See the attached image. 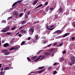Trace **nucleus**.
<instances>
[{
  "label": "nucleus",
  "mask_w": 75,
  "mask_h": 75,
  "mask_svg": "<svg viewBox=\"0 0 75 75\" xmlns=\"http://www.w3.org/2000/svg\"><path fill=\"white\" fill-rule=\"evenodd\" d=\"M8 50L7 49L2 50L1 51V52L2 53H5L6 52H7Z\"/></svg>",
  "instance_id": "nucleus-4"
},
{
  "label": "nucleus",
  "mask_w": 75,
  "mask_h": 75,
  "mask_svg": "<svg viewBox=\"0 0 75 75\" xmlns=\"http://www.w3.org/2000/svg\"><path fill=\"white\" fill-rule=\"evenodd\" d=\"M18 36L19 37H21V36L22 35H21V34H19L18 35Z\"/></svg>",
  "instance_id": "nucleus-49"
},
{
  "label": "nucleus",
  "mask_w": 75,
  "mask_h": 75,
  "mask_svg": "<svg viewBox=\"0 0 75 75\" xmlns=\"http://www.w3.org/2000/svg\"><path fill=\"white\" fill-rule=\"evenodd\" d=\"M51 44H50L49 45H48V47H51Z\"/></svg>",
  "instance_id": "nucleus-55"
},
{
  "label": "nucleus",
  "mask_w": 75,
  "mask_h": 75,
  "mask_svg": "<svg viewBox=\"0 0 75 75\" xmlns=\"http://www.w3.org/2000/svg\"><path fill=\"white\" fill-rule=\"evenodd\" d=\"M27 59L28 61H31V59H30V57H28L27 58Z\"/></svg>",
  "instance_id": "nucleus-38"
},
{
  "label": "nucleus",
  "mask_w": 75,
  "mask_h": 75,
  "mask_svg": "<svg viewBox=\"0 0 75 75\" xmlns=\"http://www.w3.org/2000/svg\"><path fill=\"white\" fill-rule=\"evenodd\" d=\"M57 45V43H54L53 44V46H55Z\"/></svg>",
  "instance_id": "nucleus-59"
},
{
  "label": "nucleus",
  "mask_w": 75,
  "mask_h": 75,
  "mask_svg": "<svg viewBox=\"0 0 75 75\" xmlns=\"http://www.w3.org/2000/svg\"><path fill=\"white\" fill-rule=\"evenodd\" d=\"M44 54H45V55H50L51 54V53L45 52L44 53Z\"/></svg>",
  "instance_id": "nucleus-10"
},
{
  "label": "nucleus",
  "mask_w": 75,
  "mask_h": 75,
  "mask_svg": "<svg viewBox=\"0 0 75 75\" xmlns=\"http://www.w3.org/2000/svg\"><path fill=\"white\" fill-rule=\"evenodd\" d=\"M52 69V67H49L48 68V69L49 70H50V69Z\"/></svg>",
  "instance_id": "nucleus-47"
},
{
  "label": "nucleus",
  "mask_w": 75,
  "mask_h": 75,
  "mask_svg": "<svg viewBox=\"0 0 75 75\" xmlns=\"http://www.w3.org/2000/svg\"><path fill=\"white\" fill-rule=\"evenodd\" d=\"M5 30H6V31H8L10 29V27L8 26H7L5 28Z\"/></svg>",
  "instance_id": "nucleus-12"
},
{
  "label": "nucleus",
  "mask_w": 75,
  "mask_h": 75,
  "mask_svg": "<svg viewBox=\"0 0 75 75\" xmlns=\"http://www.w3.org/2000/svg\"><path fill=\"white\" fill-rule=\"evenodd\" d=\"M49 8H50V7H49V6H47L46 8V9H45L46 12H47V11H48V10Z\"/></svg>",
  "instance_id": "nucleus-23"
},
{
  "label": "nucleus",
  "mask_w": 75,
  "mask_h": 75,
  "mask_svg": "<svg viewBox=\"0 0 75 75\" xmlns=\"http://www.w3.org/2000/svg\"><path fill=\"white\" fill-rule=\"evenodd\" d=\"M7 31L6 29H3L1 30V32H2L3 33H5V32H6Z\"/></svg>",
  "instance_id": "nucleus-21"
},
{
  "label": "nucleus",
  "mask_w": 75,
  "mask_h": 75,
  "mask_svg": "<svg viewBox=\"0 0 75 75\" xmlns=\"http://www.w3.org/2000/svg\"><path fill=\"white\" fill-rule=\"evenodd\" d=\"M2 23H6V21L5 20H4L2 21Z\"/></svg>",
  "instance_id": "nucleus-51"
},
{
  "label": "nucleus",
  "mask_w": 75,
  "mask_h": 75,
  "mask_svg": "<svg viewBox=\"0 0 75 75\" xmlns=\"http://www.w3.org/2000/svg\"><path fill=\"white\" fill-rule=\"evenodd\" d=\"M37 56H33L31 57V59H35L37 58Z\"/></svg>",
  "instance_id": "nucleus-19"
},
{
  "label": "nucleus",
  "mask_w": 75,
  "mask_h": 75,
  "mask_svg": "<svg viewBox=\"0 0 75 75\" xmlns=\"http://www.w3.org/2000/svg\"><path fill=\"white\" fill-rule=\"evenodd\" d=\"M57 63L55 62L53 64V65L55 66L57 65Z\"/></svg>",
  "instance_id": "nucleus-50"
},
{
  "label": "nucleus",
  "mask_w": 75,
  "mask_h": 75,
  "mask_svg": "<svg viewBox=\"0 0 75 75\" xmlns=\"http://www.w3.org/2000/svg\"><path fill=\"white\" fill-rule=\"evenodd\" d=\"M60 62H63L64 60V58L63 57H62L59 59Z\"/></svg>",
  "instance_id": "nucleus-13"
},
{
  "label": "nucleus",
  "mask_w": 75,
  "mask_h": 75,
  "mask_svg": "<svg viewBox=\"0 0 75 75\" xmlns=\"http://www.w3.org/2000/svg\"><path fill=\"white\" fill-rule=\"evenodd\" d=\"M65 67H63L62 68V71H64V69H65Z\"/></svg>",
  "instance_id": "nucleus-53"
},
{
  "label": "nucleus",
  "mask_w": 75,
  "mask_h": 75,
  "mask_svg": "<svg viewBox=\"0 0 75 75\" xmlns=\"http://www.w3.org/2000/svg\"><path fill=\"white\" fill-rule=\"evenodd\" d=\"M9 68L8 67H5L4 68V70H8V69H9Z\"/></svg>",
  "instance_id": "nucleus-28"
},
{
  "label": "nucleus",
  "mask_w": 75,
  "mask_h": 75,
  "mask_svg": "<svg viewBox=\"0 0 75 75\" xmlns=\"http://www.w3.org/2000/svg\"><path fill=\"white\" fill-rule=\"evenodd\" d=\"M11 34H12L11 32H7L6 34L9 35H11Z\"/></svg>",
  "instance_id": "nucleus-25"
},
{
  "label": "nucleus",
  "mask_w": 75,
  "mask_h": 75,
  "mask_svg": "<svg viewBox=\"0 0 75 75\" xmlns=\"http://www.w3.org/2000/svg\"><path fill=\"white\" fill-rule=\"evenodd\" d=\"M30 39H31V38H30V37H29L28 38V40H30Z\"/></svg>",
  "instance_id": "nucleus-58"
},
{
  "label": "nucleus",
  "mask_w": 75,
  "mask_h": 75,
  "mask_svg": "<svg viewBox=\"0 0 75 75\" xmlns=\"http://www.w3.org/2000/svg\"><path fill=\"white\" fill-rule=\"evenodd\" d=\"M9 45V44L8 43H6L4 45V47H8Z\"/></svg>",
  "instance_id": "nucleus-8"
},
{
  "label": "nucleus",
  "mask_w": 75,
  "mask_h": 75,
  "mask_svg": "<svg viewBox=\"0 0 75 75\" xmlns=\"http://www.w3.org/2000/svg\"><path fill=\"white\" fill-rule=\"evenodd\" d=\"M39 7H41V6H42V4H40V5L38 6Z\"/></svg>",
  "instance_id": "nucleus-42"
},
{
  "label": "nucleus",
  "mask_w": 75,
  "mask_h": 75,
  "mask_svg": "<svg viewBox=\"0 0 75 75\" xmlns=\"http://www.w3.org/2000/svg\"><path fill=\"white\" fill-rule=\"evenodd\" d=\"M26 22V21H23L21 22V23L22 24H25V23Z\"/></svg>",
  "instance_id": "nucleus-26"
},
{
  "label": "nucleus",
  "mask_w": 75,
  "mask_h": 75,
  "mask_svg": "<svg viewBox=\"0 0 75 75\" xmlns=\"http://www.w3.org/2000/svg\"><path fill=\"white\" fill-rule=\"evenodd\" d=\"M17 4V2H15V3H14L12 5V7H14V6H15V5H16V4Z\"/></svg>",
  "instance_id": "nucleus-30"
},
{
  "label": "nucleus",
  "mask_w": 75,
  "mask_h": 75,
  "mask_svg": "<svg viewBox=\"0 0 75 75\" xmlns=\"http://www.w3.org/2000/svg\"><path fill=\"white\" fill-rule=\"evenodd\" d=\"M71 62L72 64H74L75 63V58L74 57H72L71 58Z\"/></svg>",
  "instance_id": "nucleus-1"
},
{
  "label": "nucleus",
  "mask_w": 75,
  "mask_h": 75,
  "mask_svg": "<svg viewBox=\"0 0 75 75\" xmlns=\"http://www.w3.org/2000/svg\"><path fill=\"white\" fill-rule=\"evenodd\" d=\"M71 39H72V40H73V41H74V40H75V37H72L71 38Z\"/></svg>",
  "instance_id": "nucleus-48"
},
{
  "label": "nucleus",
  "mask_w": 75,
  "mask_h": 75,
  "mask_svg": "<svg viewBox=\"0 0 75 75\" xmlns=\"http://www.w3.org/2000/svg\"><path fill=\"white\" fill-rule=\"evenodd\" d=\"M30 11H28L27 13V15H28H28L30 14Z\"/></svg>",
  "instance_id": "nucleus-32"
},
{
  "label": "nucleus",
  "mask_w": 75,
  "mask_h": 75,
  "mask_svg": "<svg viewBox=\"0 0 75 75\" xmlns=\"http://www.w3.org/2000/svg\"><path fill=\"white\" fill-rule=\"evenodd\" d=\"M24 10L25 11H24V12H25V11H26V10H27V9H26V8H25Z\"/></svg>",
  "instance_id": "nucleus-61"
},
{
  "label": "nucleus",
  "mask_w": 75,
  "mask_h": 75,
  "mask_svg": "<svg viewBox=\"0 0 75 75\" xmlns=\"http://www.w3.org/2000/svg\"><path fill=\"white\" fill-rule=\"evenodd\" d=\"M16 28V27H14L12 28L11 30H14V29Z\"/></svg>",
  "instance_id": "nucleus-41"
},
{
  "label": "nucleus",
  "mask_w": 75,
  "mask_h": 75,
  "mask_svg": "<svg viewBox=\"0 0 75 75\" xmlns=\"http://www.w3.org/2000/svg\"><path fill=\"white\" fill-rule=\"evenodd\" d=\"M23 28V26H21V27H20V28H19V29L20 30V29H21V28Z\"/></svg>",
  "instance_id": "nucleus-54"
},
{
  "label": "nucleus",
  "mask_w": 75,
  "mask_h": 75,
  "mask_svg": "<svg viewBox=\"0 0 75 75\" xmlns=\"http://www.w3.org/2000/svg\"><path fill=\"white\" fill-rule=\"evenodd\" d=\"M0 75H4V72L3 71H1L0 72Z\"/></svg>",
  "instance_id": "nucleus-29"
},
{
  "label": "nucleus",
  "mask_w": 75,
  "mask_h": 75,
  "mask_svg": "<svg viewBox=\"0 0 75 75\" xmlns=\"http://www.w3.org/2000/svg\"><path fill=\"white\" fill-rule=\"evenodd\" d=\"M38 59H39V58H38L37 59L35 60L34 61L36 62V61H38Z\"/></svg>",
  "instance_id": "nucleus-46"
},
{
  "label": "nucleus",
  "mask_w": 75,
  "mask_h": 75,
  "mask_svg": "<svg viewBox=\"0 0 75 75\" xmlns=\"http://www.w3.org/2000/svg\"><path fill=\"white\" fill-rule=\"evenodd\" d=\"M53 27H54V25H50V28H53Z\"/></svg>",
  "instance_id": "nucleus-35"
},
{
  "label": "nucleus",
  "mask_w": 75,
  "mask_h": 75,
  "mask_svg": "<svg viewBox=\"0 0 75 75\" xmlns=\"http://www.w3.org/2000/svg\"><path fill=\"white\" fill-rule=\"evenodd\" d=\"M56 33L57 34H61L62 33V31L61 30H58L55 31Z\"/></svg>",
  "instance_id": "nucleus-7"
},
{
  "label": "nucleus",
  "mask_w": 75,
  "mask_h": 75,
  "mask_svg": "<svg viewBox=\"0 0 75 75\" xmlns=\"http://www.w3.org/2000/svg\"><path fill=\"white\" fill-rule=\"evenodd\" d=\"M13 18V16H11L10 17H9L8 19H7V20H9L10 19H11V18Z\"/></svg>",
  "instance_id": "nucleus-27"
},
{
  "label": "nucleus",
  "mask_w": 75,
  "mask_h": 75,
  "mask_svg": "<svg viewBox=\"0 0 75 75\" xmlns=\"http://www.w3.org/2000/svg\"><path fill=\"white\" fill-rule=\"evenodd\" d=\"M38 35H35V38L36 40H38Z\"/></svg>",
  "instance_id": "nucleus-37"
},
{
  "label": "nucleus",
  "mask_w": 75,
  "mask_h": 75,
  "mask_svg": "<svg viewBox=\"0 0 75 75\" xmlns=\"http://www.w3.org/2000/svg\"><path fill=\"white\" fill-rule=\"evenodd\" d=\"M38 8H39L38 6H37L35 8V9H37Z\"/></svg>",
  "instance_id": "nucleus-62"
},
{
  "label": "nucleus",
  "mask_w": 75,
  "mask_h": 75,
  "mask_svg": "<svg viewBox=\"0 0 75 75\" xmlns=\"http://www.w3.org/2000/svg\"><path fill=\"white\" fill-rule=\"evenodd\" d=\"M66 51H64L63 52V54H66Z\"/></svg>",
  "instance_id": "nucleus-52"
},
{
  "label": "nucleus",
  "mask_w": 75,
  "mask_h": 75,
  "mask_svg": "<svg viewBox=\"0 0 75 75\" xmlns=\"http://www.w3.org/2000/svg\"><path fill=\"white\" fill-rule=\"evenodd\" d=\"M52 9H53V8L51 7L50 8V10H52Z\"/></svg>",
  "instance_id": "nucleus-56"
},
{
  "label": "nucleus",
  "mask_w": 75,
  "mask_h": 75,
  "mask_svg": "<svg viewBox=\"0 0 75 75\" xmlns=\"http://www.w3.org/2000/svg\"><path fill=\"white\" fill-rule=\"evenodd\" d=\"M69 34L70 33H65L64 35V36H63V38L67 36V35H69Z\"/></svg>",
  "instance_id": "nucleus-11"
},
{
  "label": "nucleus",
  "mask_w": 75,
  "mask_h": 75,
  "mask_svg": "<svg viewBox=\"0 0 75 75\" xmlns=\"http://www.w3.org/2000/svg\"><path fill=\"white\" fill-rule=\"evenodd\" d=\"M44 68V66H43L42 67H40L38 68V69L39 70H41V69H43V68Z\"/></svg>",
  "instance_id": "nucleus-16"
},
{
  "label": "nucleus",
  "mask_w": 75,
  "mask_h": 75,
  "mask_svg": "<svg viewBox=\"0 0 75 75\" xmlns=\"http://www.w3.org/2000/svg\"><path fill=\"white\" fill-rule=\"evenodd\" d=\"M16 2L17 3H21V1H18L17 2Z\"/></svg>",
  "instance_id": "nucleus-31"
},
{
  "label": "nucleus",
  "mask_w": 75,
  "mask_h": 75,
  "mask_svg": "<svg viewBox=\"0 0 75 75\" xmlns=\"http://www.w3.org/2000/svg\"><path fill=\"white\" fill-rule=\"evenodd\" d=\"M28 18V16L27 15H25V18L26 19Z\"/></svg>",
  "instance_id": "nucleus-39"
},
{
  "label": "nucleus",
  "mask_w": 75,
  "mask_h": 75,
  "mask_svg": "<svg viewBox=\"0 0 75 75\" xmlns=\"http://www.w3.org/2000/svg\"><path fill=\"white\" fill-rule=\"evenodd\" d=\"M48 2H47L46 3H45V6H47V5H48Z\"/></svg>",
  "instance_id": "nucleus-44"
},
{
  "label": "nucleus",
  "mask_w": 75,
  "mask_h": 75,
  "mask_svg": "<svg viewBox=\"0 0 75 75\" xmlns=\"http://www.w3.org/2000/svg\"><path fill=\"white\" fill-rule=\"evenodd\" d=\"M5 41L4 40H3L2 42V44H3L4 43V42Z\"/></svg>",
  "instance_id": "nucleus-63"
},
{
  "label": "nucleus",
  "mask_w": 75,
  "mask_h": 75,
  "mask_svg": "<svg viewBox=\"0 0 75 75\" xmlns=\"http://www.w3.org/2000/svg\"><path fill=\"white\" fill-rule=\"evenodd\" d=\"M21 33H23V34H25L27 33V31L23 29L21 30Z\"/></svg>",
  "instance_id": "nucleus-5"
},
{
  "label": "nucleus",
  "mask_w": 75,
  "mask_h": 75,
  "mask_svg": "<svg viewBox=\"0 0 75 75\" xmlns=\"http://www.w3.org/2000/svg\"><path fill=\"white\" fill-rule=\"evenodd\" d=\"M47 30H52L53 29H54V28H51V29H49V27H48V26H47Z\"/></svg>",
  "instance_id": "nucleus-22"
},
{
  "label": "nucleus",
  "mask_w": 75,
  "mask_h": 75,
  "mask_svg": "<svg viewBox=\"0 0 75 75\" xmlns=\"http://www.w3.org/2000/svg\"><path fill=\"white\" fill-rule=\"evenodd\" d=\"M43 51V50H41L39 51L37 53V54H40V53H41V52H42Z\"/></svg>",
  "instance_id": "nucleus-34"
},
{
  "label": "nucleus",
  "mask_w": 75,
  "mask_h": 75,
  "mask_svg": "<svg viewBox=\"0 0 75 75\" xmlns=\"http://www.w3.org/2000/svg\"><path fill=\"white\" fill-rule=\"evenodd\" d=\"M54 54H52V55H51V56H54Z\"/></svg>",
  "instance_id": "nucleus-64"
},
{
  "label": "nucleus",
  "mask_w": 75,
  "mask_h": 75,
  "mask_svg": "<svg viewBox=\"0 0 75 75\" xmlns=\"http://www.w3.org/2000/svg\"><path fill=\"white\" fill-rule=\"evenodd\" d=\"M13 15L16 18H17L18 17V14L17 12H15L13 13Z\"/></svg>",
  "instance_id": "nucleus-2"
},
{
  "label": "nucleus",
  "mask_w": 75,
  "mask_h": 75,
  "mask_svg": "<svg viewBox=\"0 0 75 75\" xmlns=\"http://www.w3.org/2000/svg\"><path fill=\"white\" fill-rule=\"evenodd\" d=\"M59 69V66L58 67L56 68V69L57 71H58Z\"/></svg>",
  "instance_id": "nucleus-45"
},
{
  "label": "nucleus",
  "mask_w": 75,
  "mask_h": 75,
  "mask_svg": "<svg viewBox=\"0 0 75 75\" xmlns=\"http://www.w3.org/2000/svg\"><path fill=\"white\" fill-rule=\"evenodd\" d=\"M54 48H52L50 49L49 50V52H52V51H54Z\"/></svg>",
  "instance_id": "nucleus-20"
},
{
  "label": "nucleus",
  "mask_w": 75,
  "mask_h": 75,
  "mask_svg": "<svg viewBox=\"0 0 75 75\" xmlns=\"http://www.w3.org/2000/svg\"><path fill=\"white\" fill-rule=\"evenodd\" d=\"M10 54V52H6L5 53H4V55H8Z\"/></svg>",
  "instance_id": "nucleus-15"
},
{
  "label": "nucleus",
  "mask_w": 75,
  "mask_h": 75,
  "mask_svg": "<svg viewBox=\"0 0 75 75\" xmlns=\"http://www.w3.org/2000/svg\"><path fill=\"white\" fill-rule=\"evenodd\" d=\"M63 45V44L61 43L59 45V46H62Z\"/></svg>",
  "instance_id": "nucleus-57"
},
{
  "label": "nucleus",
  "mask_w": 75,
  "mask_h": 75,
  "mask_svg": "<svg viewBox=\"0 0 75 75\" xmlns=\"http://www.w3.org/2000/svg\"><path fill=\"white\" fill-rule=\"evenodd\" d=\"M29 31L30 32H34V30L33 28H30L29 29Z\"/></svg>",
  "instance_id": "nucleus-14"
},
{
  "label": "nucleus",
  "mask_w": 75,
  "mask_h": 75,
  "mask_svg": "<svg viewBox=\"0 0 75 75\" xmlns=\"http://www.w3.org/2000/svg\"><path fill=\"white\" fill-rule=\"evenodd\" d=\"M45 55H44L43 56H42V55L40 56L38 58L39 59H41L42 60V59H44L45 58Z\"/></svg>",
  "instance_id": "nucleus-3"
},
{
  "label": "nucleus",
  "mask_w": 75,
  "mask_h": 75,
  "mask_svg": "<svg viewBox=\"0 0 75 75\" xmlns=\"http://www.w3.org/2000/svg\"><path fill=\"white\" fill-rule=\"evenodd\" d=\"M25 43V42H24V41L22 42L21 43V46L23 45V44H24Z\"/></svg>",
  "instance_id": "nucleus-33"
},
{
  "label": "nucleus",
  "mask_w": 75,
  "mask_h": 75,
  "mask_svg": "<svg viewBox=\"0 0 75 75\" xmlns=\"http://www.w3.org/2000/svg\"><path fill=\"white\" fill-rule=\"evenodd\" d=\"M57 72L56 71H54L53 72V74L54 75H55V74H57Z\"/></svg>",
  "instance_id": "nucleus-43"
},
{
  "label": "nucleus",
  "mask_w": 75,
  "mask_h": 75,
  "mask_svg": "<svg viewBox=\"0 0 75 75\" xmlns=\"http://www.w3.org/2000/svg\"><path fill=\"white\" fill-rule=\"evenodd\" d=\"M23 13H22L21 14H19V17H21V16H23Z\"/></svg>",
  "instance_id": "nucleus-36"
},
{
  "label": "nucleus",
  "mask_w": 75,
  "mask_h": 75,
  "mask_svg": "<svg viewBox=\"0 0 75 75\" xmlns=\"http://www.w3.org/2000/svg\"><path fill=\"white\" fill-rule=\"evenodd\" d=\"M29 34L31 35H33V33H34V32H30L29 31Z\"/></svg>",
  "instance_id": "nucleus-24"
},
{
  "label": "nucleus",
  "mask_w": 75,
  "mask_h": 75,
  "mask_svg": "<svg viewBox=\"0 0 75 75\" xmlns=\"http://www.w3.org/2000/svg\"><path fill=\"white\" fill-rule=\"evenodd\" d=\"M59 13H61L63 11V9L62 8H59Z\"/></svg>",
  "instance_id": "nucleus-18"
},
{
  "label": "nucleus",
  "mask_w": 75,
  "mask_h": 75,
  "mask_svg": "<svg viewBox=\"0 0 75 75\" xmlns=\"http://www.w3.org/2000/svg\"><path fill=\"white\" fill-rule=\"evenodd\" d=\"M14 43V40H12L11 41L10 43L11 44H13Z\"/></svg>",
  "instance_id": "nucleus-40"
},
{
  "label": "nucleus",
  "mask_w": 75,
  "mask_h": 75,
  "mask_svg": "<svg viewBox=\"0 0 75 75\" xmlns=\"http://www.w3.org/2000/svg\"><path fill=\"white\" fill-rule=\"evenodd\" d=\"M38 0H36V1L33 2V6H35V5L37 3V2H38Z\"/></svg>",
  "instance_id": "nucleus-6"
},
{
  "label": "nucleus",
  "mask_w": 75,
  "mask_h": 75,
  "mask_svg": "<svg viewBox=\"0 0 75 75\" xmlns=\"http://www.w3.org/2000/svg\"><path fill=\"white\" fill-rule=\"evenodd\" d=\"M17 48V47H15L14 48V47H12L9 49V50L10 51H11V50H16Z\"/></svg>",
  "instance_id": "nucleus-17"
},
{
  "label": "nucleus",
  "mask_w": 75,
  "mask_h": 75,
  "mask_svg": "<svg viewBox=\"0 0 75 75\" xmlns=\"http://www.w3.org/2000/svg\"><path fill=\"white\" fill-rule=\"evenodd\" d=\"M3 70V67H2L1 69V71H2Z\"/></svg>",
  "instance_id": "nucleus-60"
},
{
  "label": "nucleus",
  "mask_w": 75,
  "mask_h": 75,
  "mask_svg": "<svg viewBox=\"0 0 75 75\" xmlns=\"http://www.w3.org/2000/svg\"><path fill=\"white\" fill-rule=\"evenodd\" d=\"M44 71H45V69H44L40 71H38V73L39 74H40V73H42V72H43Z\"/></svg>",
  "instance_id": "nucleus-9"
}]
</instances>
